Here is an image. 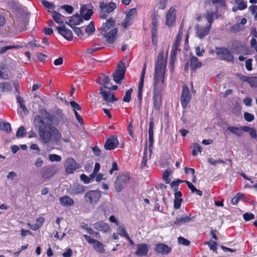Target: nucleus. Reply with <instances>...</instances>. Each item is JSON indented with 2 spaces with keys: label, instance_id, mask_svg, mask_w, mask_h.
Masks as SVG:
<instances>
[{
  "label": "nucleus",
  "instance_id": "22",
  "mask_svg": "<svg viewBox=\"0 0 257 257\" xmlns=\"http://www.w3.org/2000/svg\"><path fill=\"white\" fill-rule=\"evenodd\" d=\"M137 250L136 254L138 256H145L148 254L149 248L148 245L146 243L139 244L137 246Z\"/></svg>",
  "mask_w": 257,
  "mask_h": 257
},
{
  "label": "nucleus",
  "instance_id": "23",
  "mask_svg": "<svg viewBox=\"0 0 257 257\" xmlns=\"http://www.w3.org/2000/svg\"><path fill=\"white\" fill-rule=\"evenodd\" d=\"M93 226L96 230L104 232L108 231L110 229L109 225L103 222L102 221H98L94 223Z\"/></svg>",
  "mask_w": 257,
  "mask_h": 257
},
{
  "label": "nucleus",
  "instance_id": "9",
  "mask_svg": "<svg viewBox=\"0 0 257 257\" xmlns=\"http://www.w3.org/2000/svg\"><path fill=\"white\" fill-rule=\"evenodd\" d=\"M147 65L145 63L144 64L143 68L142 71L140 83L138 87V98L139 101V105L141 106L142 104V101L143 99V89L144 87V77L146 73Z\"/></svg>",
  "mask_w": 257,
  "mask_h": 257
},
{
  "label": "nucleus",
  "instance_id": "15",
  "mask_svg": "<svg viewBox=\"0 0 257 257\" xmlns=\"http://www.w3.org/2000/svg\"><path fill=\"white\" fill-rule=\"evenodd\" d=\"M59 34H61L66 39L71 41L73 39V34L72 31L65 28L64 26L57 27L56 28Z\"/></svg>",
  "mask_w": 257,
  "mask_h": 257
},
{
  "label": "nucleus",
  "instance_id": "40",
  "mask_svg": "<svg viewBox=\"0 0 257 257\" xmlns=\"http://www.w3.org/2000/svg\"><path fill=\"white\" fill-rule=\"evenodd\" d=\"M95 31V27L93 22H91L85 29V32L88 35H91Z\"/></svg>",
  "mask_w": 257,
  "mask_h": 257
},
{
  "label": "nucleus",
  "instance_id": "13",
  "mask_svg": "<svg viewBox=\"0 0 257 257\" xmlns=\"http://www.w3.org/2000/svg\"><path fill=\"white\" fill-rule=\"evenodd\" d=\"M176 20V10L175 8L171 7L166 15V24L168 27H172L174 25Z\"/></svg>",
  "mask_w": 257,
  "mask_h": 257
},
{
  "label": "nucleus",
  "instance_id": "35",
  "mask_svg": "<svg viewBox=\"0 0 257 257\" xmlns=\"http://www.w3.org/2000/svg\"><path fill=\"white\" fill-rule=\"evenodd\" d=\"M0 129L9 133L12 130L11 124L6 121H3L2 123L0 121Z\"/></svg>",
  "mask_w": 257,
  "mask_h": 257
},
{
  "label": "nucleus",
  "instance_id": "39",
  "mask_svg": "<svg viewBox=\"0 0 257 257\" xmlns=\"http://www.w3.org/2000/svg\"><path fill=\"white\" fill-rule=\"evenodd\" d=\"M0 87L3 92H8L11 90V84L7 82L0 83Z\"/></svg>",
  "mask_w": 257,
  "mask_h": 257
},
{
  "label": "nucleus",
  "instance_id": "6",
  "mask_svg": "<svg viewBox=\"0 0 257 257\" xmlns=\"http://www.w3.org/2000/svg\"><path fill=\"white\" fill-rule=\"evenodd\" d=\"M215 52L216 55L223 60H226L229 62L233 61V56L225 47H216Z\"/></svg>",
  "mask_w": 257,
  "mask_h": 257
},
{
  "label": "nucleus",
  "instance_id": "3",
  "mask_svg": "<svg viewBox=\"0 0 257 257\" xmlns=\"http://www.w3.org/2000/svg\"><path fill=\"white\" fill-rule=\"evenodd\" d=\"M100 94L102 97L103 102L102 104H106L112 107V104L117 100L114 94L111 92L110 86H101L100 89Z\"/></svg>",
  "mask_w": 257,
  "mask_h": 257
},
{
  "label": "nucleus",
  "instance_id": "38",
  "mask_svg": "<svg viewBox=\"0 0 257 257\" xmlns=\"http://www.w3.org/2000/svg\"><path fill=\"white\" fill-rule=\"evenodd\" d=\"M202 151V148L201 146L197 143H195L193 145L192 155L196 156L198 155V152L201 153Z\"/></svg>",
  "mask_w": 257,
  "mask_h": 257
},
{
  "label": "nucleus",
  "instance_id": "21",
  "mask_svg": "<svg viewBox=\"0 0 257 257\" xmlns=\"http://www.w3.org/2000/svg\"><path fill=\"white\" fill-rule=\"evenodd\" d=\"M100 8L102 12L109 13L116 8V6L113 2H110L107 4L101 3L100 4Z\"/></svg>",
  "mask_w": 257,
  "mask_h": 257
},
{
  "label": "nucleus",
  "instance_id": "42",
  "mask_svg": "<svg viewBox=\"0 0 257 257\" xmlns=\"http://www.w3.org/2000/svg\"><path fill=\"white\" fill-rule=\"evenodd\" d=\"M235 4L239 7V10H243L247 8V5L243 0H234Z\"/></svg>",
  "mask_w": 257,
  "mask_h": 257
},
{
  "label": "nucleus",
  "instance_id": "7",
  "mask_svg": "<svg viewBox=\"0 0 257 257\" xmlns=\"http://www.w3.org/2000/svg\"><path fill=\"white\" fill-rule=\"evenodd\" d=\"M191 98V95L188 87L186 84L182 86V92L180 97V102L183 108L187 107Z\"/></svg>",
  "mask_w": 257,
  "mask_h": 257
},
{
  "label": "nucleus",
  "instance_id": "25",
  "mask_svg": "<svg viewBox=\"0 0 257 257\" xmlns=\"http://www.w3.org/2000/svg\"><path fill=\"white\" fill-rule=\"evenodd\" d=\"M80 12L81 17H82L85 20H89L93 13L92 10L87 9L84 5L81 7Z\"/></svg>",
  "mask_w": 257,
  "mask_h": 257
},
{
  "label": "nucleus",
  "instance_id": "4",
  "mask_svg": "<svg viewBox=\"0 0 257 257\" xmlns=\"http://www.w3.org/2000/svg\"><path fill=\"white\" fill-rule=\"evenodd\" d=\"M131 177L127 174L119 175L115 181V189L117 192H120L128 183Z\"/></svg>",
  "mask_w": 257,
  "mask_h": 257
},
{
  "label": "nucleus",
  "instance_id": "17",
  "mask_svg": "<svg viewBox=\"0 0 257 257\" xmlns=\"http://www.w3.org/2000/svg\"><path fill=\"white\" fill-rule=\"evenodd\" d=\"M194 218L195 217L192 216L191 214L189 215H183L182 216L177 217L174 222V224L180 226L187 222L194 221Z\"/></svg>",
  "mask_w": 257,
  "mask_h": 257
},
{
  "label": "nucleus",
  "instance_id": "54",
  "mask_svg": "<svg viewBox=\"0 0 257 257\" xmlns=\"http://www.w3.org/2000/svg\"><path fill=\"white\" fill-rule=\"evenodd\" d=\"M244 118L246 121L251 122L254 119V117L253 114L247 112H245L244 113Z\"/></svg>",
  "mask_w": 257,
  "mask_h": 257
},
{
  "label": "nucleus",
  "instance_id": "24",
  "mask_svg": "<svg viewBox=\"0 0 257 257\" xmlns=\"http://www.w3.org/2000/svg\"><path fill=\"white\" fill-rule=\"evenodd\" d=\"M115 21L112 19H109L105 23H103L101 26V30L103 32H107L114 28Z\"/></svg>",
  "mask_w": 257,
  "mask_h": 257
},
{
  "label": "nucleus",
  "instance_id": "64",
  "mask_svg": "<svg viewBox=\"0 0 257 257\" xmlns=\"http://www.w3.org/2000/svg\"><path fill=\"white\" fill-rule=\"evenodd\" d=\"M61 8L64 9L69 14H72L73 11V7L69 5H63L61 7Z\"/></svg>",
  "mask_w": 257,
  "mask_h": 257
},
{
  "label": "nucleus",
  "instance_id": "45",
  "mask_svg": "<svg viewBox=\"0 0 257 257\" xmlns=\"http://www.w3.org/2000/svg\"><path fill=\"white\" fill-rule=\"evenodd\" d=\"M26 134V131L25 127L23 126H20L17 131L16 136L18 138H23Z\"/></svg>",
  "mask_w": 257,
  "mask_h": 257
},
{
  "label": "nucleus",
  "instance_id": "33",
  "mask_svg": "<svg viewBox=\"0 0 257 257\" xmlns=\"http://www.w3.org/2000/svg\"><path fill=\"white\" fill-rule=\"evenodd\" d=\"M148 160V149L147 147L145 146L144 151V154H143V159L141 162V168L142 169L145 168V167L147 166V162Z\"/></svg>",
  "mask_w": 257,
  "mask_h": 257
},
{
  "label": "nucleus",
  "instance_id": "8",
  "mask_svg": "<svg viewBox=\"0 0 257 257\" xmlns=\"http://www.w3.org/2000/svg\"><path fill=\"white\" fill-rule=\"evenodd\" d=\"M126 71L125 65L122 62H120L117 67V69L113 73V80L117 83H119L124 78V74Z\"/></svg>",
  "mask_w": 257,
  "mask_h": 257
},
{
  "label": "nucleus",
  "instance_id": "31",
  "mask_svg": "<svg viewBox=\"0 0 257 257\" xmlns=\"http://www.w3.org/2000/svg\"><path fill=\"white\" fill-rule=\"evenodd\" d=\"M189 62L192 69L194 71L200 68L202 65L201 62L199 61L198 58L195 56L191 57Z\"/></svg>",
  "mask_w": 257,
  "mask_h": 257
},
{
  "label": "nucleus",
  "instance_id": "43",
  "mask_svg": "<svg viewBox=\"0 0 257 257\" xmlns=\"http://www.w3.org/2000/svg\"><path fill=\"white\" fill-rule=\"evenodd\" d=\"M17 102L19 103L20 108L24 111H25L27 110V107L24 104V100L20 96L18 95L17 96Z\"/></svg>",
  "mask_w": 257,
  "mask_h": 257
},
{
  "label": "nucleus",
  "instance_id": "1",
  "mask_svg": "<svg viewBox=\"0 0 257 257\" xmlns=\"http://www.w3.org/2000/svg\"><path fill=\"white\" fill-rule=\"evenodd\" d=\"M44 111V119L48 120L50 123L46 124L44 119L38 115L35 117L34 120V124L38 129V134L41 142L44 144H49L53 137L57 145L61 144L62 141L69 143L70 139L62 138L61 133L55 127L60 123L65 121L66 118L65 115L60 110L57 111L55 114L50 113L45 110Z\"/></svg>",
  "mask_w": 257,
  "mask_h": 257
},
{
  "label": "nucleus",
  "instance_id": "14",
  "mask_svg": "<svg viewBox=\"0 0 257 257\" xmlns=\"http://www.w3.org/2000/svg\"><path fill=\"white\" fill-rule=\"evenodd\" d=\"M85 191V186L79 184H74L70 187L69 193L72 195L83 194Z\"/></svg>",
  "mask_w": 257,
  "mask_h": 257
},
{
  "label": "nucleus",
  "instance_id": "10",
  "mask_svg": "<svg viewBox=\"0 0 257 257\" xmlns=\"http://www.w3.org/2000/svg\"><path fill=\"white\" fill-rule=\"evenodd\" d=\"M65 170L67 173L71 174L77 169L80 168L79 165L71 158H68L64 164Z\"/></svg>",
  "mask_w": 257,
  "mask_h": 257
},
{
  "label": "nucleus",
  "instance_id": "27",
  "mask_svg": "<svg viewBox=\"0 0 257 257\" xmlns=\"http://www.w3.org/2000/svg\"><path fill=\"white\" fill-rule=\"evenodd\" d=\"M82 18L78 14H75L69 19V22H66V24L72 27V25H79L82 22Z\"/></svg>",
  "mask_w": 257,
  "mask_h": 257
},
{
  "label": "nucleus",
  "instance_id": "53",
  "mask_svg": "<svg viewBox=\"0 0 257 257\" xmlns=\"http://www.w3.org/2000/svg\"><path fill=\"white\" fill-rule=\"evenodd\" d=\"M42 3L43 6L47 9H53L54 8V5L46 0H43L42 1Z\"/></svg>",
  "mask_w": 257,
  "mask_h": 257
},
{
  "label": "nucleus",
  "instance_id": "34",
  "mask_svg": "<svg viewBox=\"0 0 257 257\" xmlns=\"http://www.w3.org/2000/svg\"><path fill=\"white\" fill-rule=\"evenodd\" d=\"M179 49L178 48L172 46V51H171V54H170L171 58L172 60V61H173L174 59H175L176 58V54H177V51ZM170 67L171 68V71H172L173 70V67H174L173 62H171L170 63Z\"/></svg>",
  "mask_w": 257,
  "mask_h": 257
},
{
  "label": "nucleus",
  "instance_id": "12",
  "mask_svg": "<svg viewBox=\"0 0 257 257\" xmlns=\"http://www.w3.org/2000/svg\"><path fill=\"white\" fill-rule=\"evenodd\" d=\"M211 24H206L205 26H200L197 25L195 27L197 36L200 39H203L207 36L210 29Z\"/></svg>",
  "mask_w": 257,
  "mask_h": 257
},
{
  "label": "nucleus",
  "instance_id": "58",
  "mask_svg": "<svg viewBox=\"0 0 257 257\" xmlns=\"http://www.w3.org/2000/svg\"><path fill=\"white\" fill-rule=\"evenodd\" d=\"M178 240L180 244L185 245H189L190 243L188 240L181 236L178 237Z\"/></svg>",
  "mask_w": 257,
  "mask_h": 257
},
{
  "label": "nucleus",
  "instance_id": "47",
  "mask_svg": "<svg viewBox=\"0 0 257 257\" xmlns=\"http://www.w3.org/2000/svg\"><path fill=\"white\" fill-rule=\"evenodd\" d=\"M184 180H181L180 179H178L176 181H174L170 184V186L171 188H173L175 191H177L178 189V186L180 183L184 182Z\"/></svg>",
  "mask_w": 257,
  "mask_h": 257
},
{
  "label": "nucleus",
  "instance_id": "46",
  "mask_svg": "<svg viewBox=\"0 0 257 257\" xmlns=\"http://www.w3.org/2000/svg\"><path fill=\"white\" fill-rule=\"evenodd\" d=\"M245 127L247 128V130L245 131V132H249V135L252 138L255 139L257 138L256 132L253 128L247 126H245Z\"/></svg>",
  "mask_w": 257,
  "mask_h": 257
},
{
  "label": "nucleus",
  "instance_id": "49",
  "mask_svg": "<svg viewBox=\"0 0 257 257\" xmlns=\"http://www.w3.org/2000/svg\"><path fill=\"white\" fill-rule=\"evenodd\" d=\"M249 11L254 15V20H257V6L251 5L248 8Z\"/></svg>",
  "mask_w": 257,
  "mask_h": 257
},
{
  "label": "nucleus",
  "instance_id": "20",
  "mask_svg": "<svg viewBox=\"0 0 257 257\" xmlns=\"http://www.w3.org/2000/svg\"><path fill=\"white\" fill-rule=\"evenodd\" d=\"M10 77V73L8 67L3 63H0V79L7 80Z\"/></svg>",
  "mask_w": 257,
  "mask_h": 257
},
{
  "label": "nucleus",
  "instance_id": "51",
  "mask_svg": "<svg viewBox=\"0 0 257 257\" xmlns=\"http://www.w3.org/2000/svg\"><path fill=\"white\" fill-rule=\"evenodd\" d=\"M214 13L213 12H207L205 17L208 21L207 24H212L213 21Z\"/></svg>",
  "mask_w": 257,
  "mask_h": 257
},
{
  "label": "nucleus",
  "instance_id": "48",
  "mask_svg": "<svg viewBox=\"0 0 257 257\" xmlns=\"http://www.w3.org/2000/svg\"><path fill=\"white\" fill-rule=\"evenodd\" d=\"M117 233L121 236L125 238L126 237V235H128L123 226H120L118 227Z\"/></svg>",
  "mask_w": 257,
  "mask_h": 257
},
{
  "label": "nucleus",
  "instance_id": "59",
  "mask_svg": "<svg viewBox=\"0 0 257 257\" xmlns=\"http://www.w3.org/2000/svg\"><path fill=\"white\" fill-rule=\"evenodd\" d=\"M168 0H159L158 4V8L162 10H164L167 5Z\"/></svg>",
  "mask_w": 257,
  "mask_h": 257
},
{
  "label": "nucleus",
  "instance_id": "37",
  "mask_svg": "<svg viewBox=\"0 0 257 257\" xmlns=\"http://www.w3.org/2000/svg\"><path fill=\"white\" fill-rule=\"evenodd\" d=\"M204 244L208 245L210 250H212L213 252H215L216 253L217 252V243L215 241L210 240L208 241L205 242Z\"/></svg>",
  "mask_w": 257,
  "mask_h": 257
},
{
  "label": "nucleus",
  "instance_id": "63",
  "mask_svg": "<svg viewBox=\"0 0 257 257\" xmlns=\"http://www.w3.org/2000/svg\"><path fill=\"white\" fill-rule=\"evenodd\" d=\"M212 3L216 6L223 7L225 6V0H212Z\"/></svg>",
  "mask_w": 257,
  "mask_h": 257
},
{
  "label": "nucleus",
  "instance_id": "26",
  "mask_svg": "<svg viewBox=\"0 0 257 257\" xmlns=\"http://www.w3.org/2000/svg\"><path fill=\"white\" fill-rule=\"evenodd\" d=\"M56 173L55 168L53 167H47L43 170L42 177L44 179H48L52 177Z\"/></svg>",
  "mask_w": 257,
  "mask_h": 257
},
{
  "label": "nucleus",
  "instance_id": "2",
  "mask_svg": "<svg viewBox=\"0 0 257 257\" xmlns=\"http://www.w3.org/2000/svg\"><path fill=\"white\" fill-rule=\"evenodd\" d=\"M167 66V58L163 52L159 53L155 62L153 90V108L159 110L162 104V95L165 88L164 79Z\"/></svg>",
  "mask_w": 257,
  "mask_h": 257
},
{
  "label": "nucleus",
  "instance_id": "41",
  "mask_svg": "<svg viewBox=\"0 0 257 257\" xmlns=\"http://www.w3.org/2000/svg\"><path fill=\"white\" fill-rule=\"evenodd\" d=\"M61 157L57 154H50L49 155V160L52 162H59L61 161Z\"/></svg>",
  "mask_w": 257,
  "mask_h": 257
},
{
  "label": "nucleus",
  "instance_id": "16",
  "mask_svg": "<svg viewBox=\"0 0 257 257\" xmlns=\"http://www.w3.org/2000/svg\"><path fill=\"white\" fill-rule=\"evenodd\" d=\"M118 145V141L115 137H112L107 140L104 145L105 150H111L115 149Z\"/></svg>",
  "mask_w": 257,
  "mask_h": 257
},
{
  "label": "nucleus",
  "instance_id": "28",
  "mask_svg": "<svg viewBox=\"0 0 257 257\" xmlns=\"http://www.w3.org/2000/svg\"><path fill=\"white\" fill-rule=\"evenodd\" d=\"M232 49L235 53H242L245 50V45L238 41H234L232 43Z\"/></svg>",
  "mask_w": 257,
  "mask_h": 257
},
{
  "label": "nucleus",
  "instance_id": "55",
  "mask_svg": "<svg viewBox=\"0 0 257 257\" xmlns=\"http://www.w3.org/2000/svg\"><path fill=\"white\" fill-rule=\"evenodd\" d=\"M137 11L136 8L131 9L127 13L126 17L132 19V17L137 15Z\"/></svg>",
  "mask_w": 257,
  "mask_h": 257
},
{
  "label": "nucleus",
  "instance_id": "44",
  "mask_svg": "<svg viewBox=\"0 0 257 257\" xmlns=\"http://www.w3.org/2000/svg\"><path fill=\"white\" fill-rule=\"evenodd\" d=\"M133 92V89L130 88L125 92V95L123 98V101L126 102H129L131 99V94Z\"/></svg>",
  "mask_w": 257,
  "mask_h": 257
},
{
  "label": "nucleus",
  "instance_id": "56",
  "mask_svg": "<svg viewBox=\"0 0 257 257\" xmlns=\"http://www.w3.org/2000/svg\"><path fill=\"white\" fill-rule=\"evenodd\" d=\"M241 195H243V194L240 193H237V194L232 198L231 203L232 204H236L239 201Z\"/></svg>",
  "mask_w": 257,
  "mask_h": 257
},
{
  "label": "nucleus",
  "instance_id": "61",
  "mask_svg": "<svg viewBox=\"0 0 257 257\" xmlns=\"http://www.w3.org/2000/svg\"><path fill=\"white\" fill-rule=\"evenodd\" d=\"M73 30L74 33L79 38H82L83 36V33H82V32L80 28L74 27L73 28Z\"/></svg>",
  "mask_w": 257,
  "mask_h": 257
},
{
  "label": "nucleus",
  "instance_id": "5",
  "mask_svg": "<svg viewBox=\"0 0 257 257\" xmlns=\"http://www.w3.org/2000/svg\"><path fill=\"white\" fill-rule=\"evenodd\" d=\"M101 197L100 190H90L87 192L84 195L85 202L91 204H95L98 202Z\"/></svg>",
  "mask_w": 257,
  "mask_h": 257
},
{
  "label": "nucleus",
  "instance_id": "18",
  "mask_svg": "<svg viewBox=\"0 0 257 257\" xmlns=\"http://www.w3.org/2000/svg\"><path fill=\"white\" fill-rule=\"evenodd\" d=\"M227 129L230 133L235 135L239 137L242 136L243 132H245V131L247 130V128L245 127V126H241L239 127L233 126H229L227 127Z\"/></svg>",
  "mask_w": 257,
  "mask_h": 257
},
{
  "label": "nucleus",
  "instance_id": "29",
  "mask_svg": "<svg viewBox=\"0 0 257 257\" xmlns=\"http://www.w3.org/2000/svg\"><path fill=\"white\" fill-rule=\"evenodd\" d=\"M59 201L61 205L64 207L70 206L74 204L73 200L67 195L60 198Z\"/></svg>",
  "mask_w": 257,
  "mask_h": 257
},
{
  "label": "nucleus",
  "instance_id": "52",
  "mask_svg": "<svg viewBox=\"0 0 257 257\" xmlns=\"http://www.w3.org/2000/svg\"><path fill=\"white\" fill-rule=\"evenodd\" d=\"M19 47L18 46H7L5 47L0 48V54H3L5 53L7 51L10 49H14V48H18Z\"/></svg>",
  "mask_w": 257,
  "mask_h": 257
},
{
  "label": "nucleus",
  "instance_id": "50",
  "mask_svg": "<svg viewBox=\"0 0 257 257\" xmlns=\"http://www.w3.org/2000/svg\"><path fill=\"white\" fill-rule=\"evenodd\" d=\"M248 83L250 87H257V77H249Z\"/></svg>",
  "mask_w": 257,
  "mask_h": 257
},
{
  "label": "nucleus",
  "instance_id": "62",
  "mask_svg": "<svg viewBox=\"0 0 257 257\" xmlns=\"http://www.w3.org/2000/svg\"><path fill=\"white\" fill-rule=\"evenodd\" d=\"M131 19L125 17L123 22L122 24V25L123 28H126L129 27L131 25Z\"/></svg>",
  "mask_w": 257,
  "mask_h": 257
},
{
  "label": "nucleus",
  "instance_id": "32",
  "mask_svg": "<svg viewBox=\"0 0 257 257\" xmlns=\"http://www.w3.org/2000/svg\"><path fill=\"white\" fill-rule=\"evenodd\" d=\"M110 78L108 76H105V75H101L96 81L101 86H110L109 83Z\"/></svg>",
  "mask_w": 257,
  "mask_h": 257
},
{
  "label": "nucleus",
  "instance_id": "30",
  "mask_svg": "<svg viewBox=\"0 0 257 257\" xmlns=\"http://www.w3.org/2000/svg\"><path fill=\"white\" fill-rule=\"evenodd\" d=\"M52 18L54 21L59 24H63L65 20V17L56 11L52 12Z\"/></svg>",
  "mask_w": 257,
  "mask_h": 257
},
{
  "label": "nucleus",
  "instance_id": "60",
  "mask_svg": "<svg viewBox=\"0 0 257 257\" xmlns=\"http://www.w3.org/2000/svg\"><path fill=\"white\" fill-rule=\"evenodd\" d=\"M254 218V215L251 213H246L243 214V219L245 221H249L252 219H253Z\"/></svg>",
  "mask_w": 257,
  "mask_h": 257
},
{
  "label": "nucleus",
  "instance_id": "19",
  "mask_svg": "<svg viewBox=\"0 0 257 257\" xmlns=\"http://www.w3.org/2000/svg\"><path fill=\"white\" fill-rule=\"evenodd\" d=\"M155 250L160 253L167 254L171 251V248L163 243H158L155 245Z\"/></svg>",
  "mask_w": 257,
  "mask_h": 257
},
{
  "label": "nucleus",
  "instance_id": "11",
  "mask_svg": "<svg viewBox=\"0 0 257 257\" xmlns=\"http://www.w3.org/2000/svg\"><path fill=\"white\" fill-rule=\"evenodd\" d=\"M117 32V28H113L108 32H103V37L108 43L113 44L116 40Z\"/></svg>",
  "mask_w": 257,
  "mask_h": 257
},
{
  "label": "nucleus",
  "instance_id": "57",
  "mask_svg": "<svg viewBox=\"0 0 257 257\" xmlns=\"http://www.w3.org/2000/svg\"><path fill=\"white\" fill-rule=\"evenodd\" d=\"M70 105L73 108L74 112L76 110H80L81 107L80 105L74 101H70Z\"/></svg>",
  "mask_w": 257,
  "mask_h": 257
},
{
  "label": "nucleus",
  "instance_id": "36",
  "mask_svg": "<svg viewBox=\"0 0 257 257\" xmlns=\"http://www.w3.org/2000/svg\"><path fill=\"white\" fill-rule=\"evenodd\" d=\"M93 246L94 249L99 253H102L104 252L103 245L98 241H97Z\"/></svg>",
  "mask_w": 257,
  "mask_h": 257
}]
</instances>
